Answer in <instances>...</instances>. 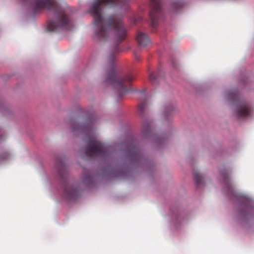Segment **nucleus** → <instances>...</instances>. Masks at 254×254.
<instances>
[{
  "label": "nucleus",
  "instance_id": "nucleus-8",
  "mask_svg": "<svg viewBox=\"0 0 254 254\" xmlns=\"http://www.w3.org/2000/svg\"><path fill=\"white\" fill-rule=\"evenodd\" d=\"M136 38L138 44L141 46L145 47L151 44L148 36L144 33L138 32Z\"/></svg>",
  "mask_w": 254,
  "mask_h": 254
},
{
  "label": "nucleus",
  "instance_id": "nucleus-16",
  "mask_svg": "<svg viewBox=\"0 0 254 254\" xmlns=\"http://www.w3.org/2000/svg\"><path fill=\"white\" fill-rule=\"evenodd\" d=\"M146 106H147V104L146 102H143L142 103H141L138 105V111L140 113H143L144 112V111H145V110L146 108Z\"/></svg>",
  "mask_w": 254,
  "mask_h": 254
},
{
  "label": "nucleus",
  "instance_id": "nucleus-2",
  "mask_svg": "<svg viewBox=\"0 0 254 254\" xmlns=\"http://www.w3.org/2000/svg\"><path fill=\"white\" fill-rule=\"evenodd\" d=\"M120 51L119 48L116 46L107 58V63L110 67V70L108 72L106 82L109 85L112 86L118 92L119 97H121L129 91L127 87L135 79V77L131 74L121 77L116 70L114 64L116 55Z\"/></svg>",
  "mask_w": 254,
  "mask_h": 254
},
{
  "label": "nucleus",
  "instance_id": "nucleus-18",
  "mask_svg": "<svg viewBox=\"0 0 254 254\" xmlns=\"http://www.w3.org/2000/svg\"><path fill=\"white\" fill-rule=\"evenodd\" d=\"M164 141V138L162 137H159L157 139V143H161L162 142H163Z\"/></svg>",
  "mask_w": 254,
  "mask_h": 254
},
{
  "label": "nucleus",
  "instance_id": "nucleus-21",
  "mask_svg": "<svg viewBox=\"0 0 254 254\" xmlns=\"http://www.w3.org/2000/svg\"><path fill=\"white\" fill-rule=\"evenodd\" d=\"M249 206L248 205L246 206V208L247 209H248V208H249Z\"/></svg>",
  "mask_w": 254,
  "mask_h": 254
},
{
  "label": "nucleus",
  "instance_id": "nucleus-10",
  "mask_svg": "<svg viewBox=\"0 0 254 254\" xmlns=\"http://www.w3.org/2000/svg\"><path fill=\"white\" fill-rule=\"evenodd\" d=\"M193 177L197 188L203 185V177L197 171L193 172Z\"/></svg>",
  "mask_w": 254,
  "mask_h": 254
},
{
  "label": "nucleus",
  "instance_id": "nucleus-1",
  "mask_svg": "<svg viewBox=\"0 0 254 254\" xmlns=\"http://www.w3.org/2000/svg\"><path fill=\"white\" fill-rule=\"evenodd\" d=\"M129 0H96L90 9L94 22V36L98 40L104 41L108 36L109 32L114 31L118 43L124 40L127 35V30L122 19L116 15L107 18L103 16V9L106 6H117L127 10Z\"/></svg>",
  "mask_w": 254,
  "mask_h": 254
},
{
  "label": "nucleus",
  "instance_id": "nucleus-6",
  "mask_svg": "<svg viewBox=\"0 0 254 254\" xmlns=\"http://www.w3.org/2000/svg\"><path fill=\"white\" fill-rule=\"evenodd\" d=\"M64 191L65 197L69 200L76 198L78 193V190L77 188L69 186L66 182L64 185Z\"/></svg>",
  "mask_w": 254,
  "mask_h": 254
},
{
  "label": "nucleus",
  "instance_id": "nucleus-17",
  "mask_svg": "<svg viewBox=\"0 0 254 254\" xmlns=\"http://www.w3.org/2000/svg\"><path fill=\"white\" fill-rule=\"evenodd\" d=\"M9 154L8 152H4L3 154L0 155V161L4 160L8 158Z\"/></svg>",
  "mask_w": 254,
  "mask_h": 254
},
{
  "label": "nucleus",
  "instance_id": "nucleus-11",
  "mask_svg": "<svg viewBox=\"0 0 254 254\" xmlns=\"http://www.w3.org/2000/svg\"><path fill=\"white\" fill-rule=\"evenodd\" d=\"M142 132L145 135H149L151 132V124L148 122H145L143 123L142 126Z\"/></svg>",
  "mask_w": 254,
  "mask_h": 254
},
{
  "label": "nucleus",
  "instance_id": "nucleus-12",
  "mask_svg": "<svg viewBox=\"0 0 254 254\" xmlns=\"http://www.w3.org/2000/svg\"><path fill=\"white\" fill-rule=\"evenodd\" d=\"M72 129L74 130H80L81 131H85L87 130V127L80 125L77 123H74L72 124Z\"/></svg>",
  "mask_w": 254,
  "mask_h": 254
},
{
  "label": "nucleus",
  "instance_id": "nucleus-4",
  "mask_svg": "<svg viewBox=\"0 0 254 254\" xmlns=\"http://www.w3.org/2000/svg\"><path fill=\"white\" fill-rule=\"evenodd\" d=\"M85 141L88 143L85 149V154L87 156L105 157L108 156L110 147L97 140L94 136H90Z\"/></svg>",
  "mask_w": 254,
  "mask_h": 254
},
{
  "label": "nucleus",
  "instance_id": "nucleus-9",
  "mask_svg": "<svg viewBox=\"0 0 254 254\" xmlns=\"http://www.w3.org/2000/svg\"><path fill=\"white\" fill-rule=\"evenodd\" d=\"M221 176L223 178L224 180V182L228 190V191H230L232 194L234 193L233 189L231 183L230 182V179L228 175L227 172L225 170L224 172H222L221 173Z\"/></svg>",
  "mask_w": 254,
  "mask_h": 254
},
{
  "label": "nucleus",
  "instance_id": "nucleus-19",
  "mask_svg": "<svg viewBox=\"0 0 254 254\" xmlns=\"http://www.w3.org/2000/svg\"><path fill=\"white\" fill-rule=\"evenodd\" d=\"M180 6V3L179 2H175L173 3V6L174 7V10H177L178 9V7Z\"/></svg>",
  "mask_w": 254,
  "mask_h": 254
},
{
  "label": "nucleus",
  "instance_id": "nucleus-15",
  "mask_svg": "<svg viewBox=\"0 0 254 254\" xmlns=\"http://www.w3.org/2000/svg\"><path fill=\"white\" fill-rule=\"evenodd\" d=\"M149 80L152 84H155L158 82V77L152 72L150 74Z\"/></svg>",
  "mask_w": 254,
  "mask_h": 254
},
{
  "label": "nucleus",
  "instance_id": "nucleus-20",
  "mask_svg": "<svg viewBox=\"0 0 254 254\" xmlns=\"http://www.w3.org/2000/svg\"><path fill=\"white\" fill-rule=\"evenodd\" d=\"M59 175H60V176L62 178L63 177V175H62V171L61 170H59Z\"/></svg>",
  "mask_w": 254,
  "mask_h": 254
},
{
  "label": "nucleus",
  "instance_id": "nucleus-5",
  "mask_svg": "<svg viewBox=\"0 0 254 254\" xmlns=\"http://www.w3.org/2000/svg\"><path fill=\"white\" fill-rule=\"evenodd\" d=\"M151 8L149 12L151 26L155 28L157 24L159 16L162 14L161 0H150Z\"/></svg>",
  "mask_w": 254,
  "mask_h": 254
},
{
  "label": "nucleus",
  "instance_id": "nucleus-14",
  "mask_svg": "<svg viewBox=\"0 0 254 254\" xmlns=\"http://www.w3.org/2000/svg\"><path fill=\"white\" fill-rule=\"evenodd\" d=\"M83 183L86 185H90L93 182V178L89 175H85L83 178Z\"/></svg>",
  "mask_w": 254,
  "mask_h": 254
},
{
  "label": "nucleus",
  "instance_id": "nucleus-3",
  "mask_svg": "<svg viewBox=\"0 0 254 254\" xmlns=\"http://www.w3.org/2000/svg\"><path fill=\"white\" fill-rule=\"evenodd\" d=\"M227 99L236 104V109L235 114L239 119H245L252 113V108L250 104L239 99L238 93L236 91H230L227 93Z\"/></svg>",
  "mask_w": 254,
  "mask_h": 254
},
{
  "label": "nucleus",
  "instance_id": "nucleus-7",
  "mask_svg": "<svg viewBox=\"0 0 254 254\" xmlns=\"http://www.w3.org/2000/svg\"><path fill=\"white\" fill-rule=\"evenodd\" d=\"M128 156L132 161H138L140 159L141 155L138 147L135 146L133 142L128 146Z\"/></svg>",
  "mask_w": 254,
  "mask_h": 254
},
{
  "label": "nucleus",
  "instance_id": "nucleus-13",
  "mask_svg": "<svg viewBox=\"0 0 254 254\" xmlns=\"http://www.w3.org/2000/svg\"><path fill=\"white\" fill-rule=\"evenodd\" d=\"M174 110V107L172 105H169L165 107V111L163 113V115L165 118L171 115Z\"/></svg>",
  "mask_w": 254,
  "mask_h": 254
},
{
  "label": "nucleus",
  "instance_id": "nucleus-22",
  "mask_svg": "<svg viewBox=\"0 0 254 254\" xmlns=\"http://www.w3.org/2000/svg\"><path fill=\"white\" fill-rule=\"evenodd\" d=\"M173 64V65L175 67H176V65L174 64Z\"/></svg>",
  "mask_w": 254,
  "mask_h": 254
}]
</instances>
